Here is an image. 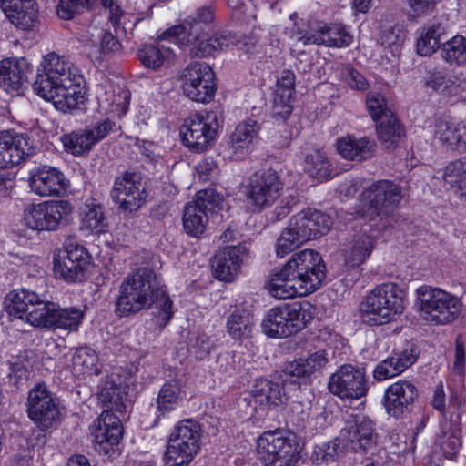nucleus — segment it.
Listing matches in <instances>:
<instances>
[{"label": "nucleus", "instance_id": "obj_1", "mask_svg": "<svg viewBox=\"0 0 466 466\" xmlns=\"http://www.w3.org/2000/svg\"><path fill=\"white\" fill-rule=\"evenodd\" d=\"M82 76L65 56L49 52L42 56L33 84L34 92L54 107L66 113L84 104Z\"/></svg>", "mask_w": 466, "mask_h": 466}, {"label": "nucleus", "instance_id": "obj_2", "mask_svg": "<svg viewBox=\"0 0 466 466\" xmlns=\"http://www.w3.org/2000/svg\"><path fill=\"white\" fill-rule=\"evenodd\" d=\"M325 277L321 256L313 249L306 248L293 254L277 268L265 288L278 299L302 298L319 289Z\"/></svg>", "mask_w": 466, "mask_h": 466}, {"label": "nucleus", "instance_id": "obj_3", "mask_svg": "<svg viewBox=\"0 0 466 466\" xmlns=\"http://www.w3.org/2000/svg\"><path fill=\"white\" fill-rule=\"evenodd\" d=\"M156 303L158 318L167 324L173 316V303L154 270L140 268L122 281L116 312L120 317L137 313Z\"/></svg>", "mask_w": 466, "mask_h": 466}, {"label": "nucleus", "instance_id": "obj_4", "mask_svg": "<svg viewBox=\"0 0 466 466\" xmlns=\"http://www.w3.org/2000/svg\"><path fill=\"white\" fill-rule=\"evenodd\" d=\"M405 292L394 282H386L370 290L360 304L363 320L370 326L395 321L404 311Z\"/></svg>", "mask_w": 466, "mask_h": 466}, {"label": "nucleus", "instance_id": "obj_5", "mask_svg": "<svg viewBox=\"0 0 466 466\" xmlns=\"http://www.w3.org/2000/svg\"><path fill=\"white\" fill-rule=\"evenodd\" d=\"M199 30V26H193L187 22L168 28L160 37L163 40L176 41L181 46L193 45L192 53L199 56H214L234 46L244 52H249L251 49L245 38L240 39L229 32L223 31L210 36L199 37L198 35Z\"/></svg>", "mask_w": 466, "mask_h": 466}, {"label": "nucleus", "instance_id": "obj_6", "mask_svg": "<svg viewBox=\"0 0 466 466\" xmlns=\"http://www.w3.org/2000/svg\"><path fill=\"white\" fill-rule=\"evenodd\" d=\"M4 304L11 318L35 329H52L56 303L46 300L43 295L26 289H15L6 295Z\"/></svg>", "mask_w": 466, "mask_h": 466}, {"label": "nucleus", "instance_id": "obj_7", "mask_svg": "<svg viewBox=\"0 0 466 466\" xmlns=\"http://www.w3.org/2000/svg\"><path fill=\"white\" fill-rule=\"evenodd\" d=\"M202 428L193 419L178 420L167 437L164 466H189L201 449Z\"/></svg>", "mask_w": 466, "mask_h": 466}, {"label": "nucleus", "instance_id": "obj_8", "mask_svg": "<svg viewBox=\"0 0 466 466\" xmlns=\"http://www.w3.org/2000/svg\"><path fill=\"white\" fill-rule=\"evenodd\" d=\"M314 307L309 302L286 303L270 309L261 323L263 333L273 339L288 338L312 320Z\"/></svg>", "mask_w": 466, "mask_h": 466}, {"label": "nucleus", "instance_id": "obj_9", "mask_svg": "<svg viewBox=\"0 0 466 466\" xmlns=\"http://www.w3.org/2000/svg\"><path fill=\"white\" fill-rule=\"evenodd\" d=\"M415 294L421 317L434 325L452 323L463 309L461 297L441 288L422 285L416 289Z\"/></svg>", "mask_w": 466, "mask_h": 466}, {"label": "nucleus", "instance_id": "obj_10", "mask_svg": "<svg viewBox=\"0 0 466 466\" xmlns=\"http://www.w3.org/2000/svg\"><path fill=\"white\" fill-rule=\"evenodd\" d=\"M74 210V205L66 199L33 203L25 208L23 223L38 232L56 231L70 223Z\"/></svg>", "mask_w": 466, "mask_h": 466}, {"label": "nucleus", "instance_id": "obj_11", "mask_svg": "<svg viewBox=\"0 0 466 466\" xmlns=\"http://www.w3.org/2000/svg\"><path fill=\"white\" fill-rule=\"evenodd\" d=\"M258 457L264 466H297L299 445L295 436L283 431H268L257 441Z\"/></svg>", "mask_w": 466, "mask_h": 466}, {"label": "nucleus", "instance_id": "obj_12", "mask_svg": "<svg viewBox=\"0 0 466 466\" xmlns=\"http://www.w3.org/2000/svg\"><path fill=\"white\" fill-rule=\"evenodd\" d=\"M400 198L401 189L398 185L390 180L375 181L362 191L354 215L371 221L396 208Z\"/></svg>", "mask_w": 466, "mask_h": 466}, {"label": "nucleus", "instance_id": "obj_13", "mask_svg": "<svg viewBox=\"0 0 466 466\" xmlns=\"http://www.w3.org/2000/svg\"><path fill=\"white\" fill-rule=\"evenodd\" d=\"M220 127L218 114L207 111L191 115L181 127L180 135L186 147L203 152L217 139Z\"/></svg>", "mask_w": 466, "mask_h": 466}, {"label": "nucleus", "instance_id": "obj_14", "mask_svg": "<svg viewBox=\"0 0 466 466\" xmlns=\"http://www.w3.org/2000/svg\"><path fill=\"white\" fill-rule=\"evenodd\" d=\"M183 94L192 101L210 102L216 94L215 73L206 63L189 64L179 76Z\"/></svg>", "mask_w": 466, "mask_h": 466}, {"label": "nucleus", "instance_id": "obj_15", "mask_svg": "<svg viewBox=\"0 0 466 466\" xmlns=\"http://www.w3.org/2000/svg\"><path fill=\"white\" fill-rule=\"evenodd\" d=\"M222 201L223 197L212 188L198 191L196 198L184 208L182 221L186 233L199 238L206 230L208 213L219 208Z\"/></svg>", "mask_w": 466, "mask_h": 466}, {"label": "nucleus", "instance_id": "obj_16", "mask_svg": "<svg viewBox=\"0 0 466 466\" xmlns=\"http://www.w3.org/2000/svg\"><path fill=\"white\" fill-rule=\"evenodd\" d=\"M328 388L342 400H360L369 390L365 370L351 364L342 365L329 377Z\"/></svg>", "mask_w": 466, "mask_h": 466}, {"label": "nucleus", "instance_id": "obj_17", "mask_svg": "<svg viewBox=\"0 0 466 466\" xmlns=\"http://www.w3.org/2000/svg\"><path fill=\"white\" fill-rule=\"evenodd\" d=\"M27 414L39 428L46 430L61 416L58 400L44 383H38L28 392Z\"/></svg>", "mask_w": 466, "mask_h": 466}, {"label": "nucleus", "instance_id": "obj_18", "mask_svg": "<svg viewBox=\"0 0 466 466\" xmlns=\"http://www.w3.org/2000/svg\"><path fill=\"white\" fill-rule=\"evenodd\" d=\"M91 257L85 247L71 243L66 247V256L55 258L53 270L56 279L68 284L81 283L86 277Z\"/></svg>", "mask_w": 466, "mask_h": 466}, {"label": "nucleus", "instance_id": "obj_19", "mask_svg": "<svg viewBox=\"0 0 466 466\" xmlns=\"http://www.w3.org/2000/svg\"><path fill=\"white\" fill-rule=\"evenodd\" d=\"M283 185L276 171L266 170L255 174L249 180L246 197L254 210L271 206L280 196Z\"/></svg>", "mask_w": 466, "mask_h": 466}, {"label": "nucleus", "instance_id": "obj_20", "mask_svg": "<svg viewBox=\"0 0 466 466\" xmlns=\"http://www.w3.org/2000/svg\"><path fill=\"white\" fill-rule=\"evenodd\" d=\"M260 124L252 118L238 122L228 135L227 152L232 160L247 158L260 142Z\"/></svg>", "mask_w": 466, "mask_h": 466}, {"label": "nucleus", "instance_id": "obj_21", "mask_svg": "<svg viewBox=\"0 0 466 466\" xmlns=\"http://www.w3.org/2000/svg\"><path fill=\"white\" fill-rule=\"evenodd\" d=\"M290 38L301 42L303 45H325L339 48L350 46L353 39L350 33L340 23H319L309 33L297 29V31L290 32Z\"/></svg>", "mask_w": 466, "mask_h": 466}, {"label": "nucleus", "instance_id": "obj_22", "mask_svg": "<svg viewBox=\"0 0 466 466\" xmlns=\"http://www.w3.org/2000/svg\"><path fill=\"white\" fill-rule=\"evenodd\" d=\"M146 198V187L139 174L127 172L115 179L112 198L120 209L136 211L144 204Z\"/></svg>", "mask_w": 466, "mask_h": 466}, {"label": "nucleus", "instance_id": "obj_23", "mask_svg": "<svg viewBox=\"0 0 466 466\" xmlns=\"http://www.w3.org/2000/svg\"><path fill=\"white\" fill-rule=\"evenodd\" d=\"M28 185L33 193L39 197H60L69 187V180L57 167L51 166L36 167L29 171Z\"/></svg>", "mask_w": 466, "mask_h": 466}, {"label": "nucleus", "instance_id": "obj_24", "mask_svg": "<svg viewBox=\"0 0 466 466\" xmlns=\"http://www.w3.org/2000/svg\"><path fill=\"white\" fill-rule=\"evenodd\" d=\"M33 153V140L27 134L14 130L0 132V168L17 166Z\"/></svg>", "mask_w": 466, "mask_h": 466}, {"label": "nucleus", "instance_id": "obj_25", "mask_svg": "<svg viewBox=\"0 0 466 466\" xmlns=\"http://www.w3.org/2000/svg\"><path fill=\"white\" fill-rule=\"evenodd\" d=\"M376 438L373 422L364 416H356L349 420L339 436L343 448L354 451L370 450L376 444Z\"/></svg>", "mask_w": 466, "mask_h": 466}, {"label": "nucleus", "instance_id": "obj_26", "mask_svg": "<svg viewBox=\"0 0 466 466\" xmlns=\"http://www.w3.org/2000/svg\"><path fill=\"white\" fill-rule=\"evenodd\" d=\"M120 419L109 410H104L94 422L91 435L96 449L105 454L115 451L123 436Z\"/></svg>", "mask_w": 466, "mask_h": 466}, {"label": "nucleus", "instance_id": "obj_27", "mask_svg": "<svg viewBox=\"0 0 466 466\" xmlns=\"http://www.w3.org/2000/svg\"><path fill=\"white\" fill-rule=\"evenodd\" d=\"M248 258L245 245L229 246L218 251L213 260L214 274L217 279L231 282L240 273L241 266Z\"/></svg>", "mask_w": 466, "mask_h": 466}, {"label": "nucleus", "instance_id": "obj_28", "mask_svg": "<svg viewBox=\"0 0 466 466\" xmlns=\"http://www.w3.org/2000/svg\"><path fill=\"white\" fill-rule=\"evenodd\" d=\"M32 65L23 56H11L0 61V87L8 93L18 92L28 79Z\"/></svg>", "mask_w": 466, "mask_h": 466}, {"label": "nucleus", "instance_id": "obj_29", "mask_svg": "<svg viewBox=\"0 0 466 466\" xmlns=\"http://www.w3.org/2000/svg\"><path fill=\"white\" fill-rule=\"evenodd\" d=\"M335 147L343 159L360 162L373 157L376 142L367 136L346 134L337 138Z\"/></svg>", "mask_w": 466, "mask_h": 466}, {"label": "nucleus", "instance_id": "obj_30", "mask_svg": "<svg viewBox=\"0 0 466 466\" xmlns=\"http://www.w3.org/2000/svg\"><path fill=\"white\" fill-rule=\"evenodd\" d=\"M418 391L413 383L400 380L390 385L384 393V406L393 417L400 416L417 398Z\"/></svg>", "mask_w": 466, "mask_h": 466}, {"label": "nucleus", "instance_id": "obj_31", "mask_svg": "<svg viewBox=\"0 0 466 466\" xmlns=\"http://www.w3.org/2000/svg\"><path fill=\"white\" fill-rule=\"evenodd\" d=\"M0 7L10 23L23 30L33 27L38 18L35 0H0Z\"/></svg>", "mask_w": 466, "mask_h": 466}, {"label": "nucleus", "instance_id": "obj_32", "mask_svg": "<svg viewBox=\"0 0 466 466\" xmlns=\"http://www.w3.org/2000/svg\"><path fill=\"white\" fill-rule=\"evenodd\" d=\"M79 230L85 236H100L108 231L106 220L102 206L94 199H87L80 207Z\"/></svg>", "mask_w": 466, "mask_h": 466}, {"label": "nucleus", "instance_id": "obj_33", "mask_svg": "<svg viewBox=\"0 0 466 466\" xmlns=\"http://www.w3.org/2000/svg\"><path fill=\"white\" fill-rule=\"evenodd\" d=\"M299 222H301V218L293 216L277 238L275 252L279 258H283L309 240V230Z\"/></svg>", "mask_w": 466, "mask_h": 466}, {"label": "nucleus", "instance_id": "obj_34", "mask_svg": "<svg viewBox=\"0 0 466 466\" xmlns=\"http://www.w3.org/2000/svg\"><path fill=\"white\" fill-rule=\"evenodd\" d=\"M187 398L186 384L175 378L167 380L160 388L157 397V410L160 415L168 414L180 407Z\"/></svg>", "mask_w": 466, "mask_h": 466}, {"label": "nucleus", "instance_id": "obj_35", "mask_svg": "<svg viewBox=\"0 0 466 466\" xmlns=\"http://www.w3.org/2000/svg\"><path fill=\"white\" fill-rule=\"evenodd\" d=\"M98 399L119 412L127 407V385L121 380L117 372H113L99 384Z\"/></svg>", "mask_w": 466, "mask_h": 466}, {"label": "nucleus", "instance_id": "obj_36", "mask_svg": "<svg viewBox=\"0 0 466 466\" xmlns=\"http://www.w3.org/2000/svg\"><path fill=\"white\" fill-rule=\"evenodd\" d=\"M96 96L101 113L119 118L126 115L130 99L128 91L118 88L116 92L112 86H100Z\"/></svg>", "mask_w": 466, "mask_h": 466}, {"label": "nucleus", "instance_id": "obj_37", "mask_svg": "<svg viewBox=\"0 0 466 466\" xmlns=\"http://www.w3.org/2000/svg\"><path fill=\"white\" fill-rule=\"evenodd\" d=\"M295 75L284 70L278 77L273 101V112L280 118H286L292 111Z\"/></svg>", "mask_w": 466, "mask_h": 466}, {"label": "nucleus", "instance_id": "obj_38", "mask_svg": "<svg viewBox=\"0 0 466 466\" xmlns=\"http://www.w3.org/2000/svg\"><path fill=\"white\" fill-rule=\"evenodd\" d=\"M417 359L414 350H405L380 362L373 370L376 380L382 381L400 375Z\"/></svg>", "mask_w": 466, "mask_h": 466}, {"label": "nucleus", "instance_id": "obj_39", "mask_svg": "<svg viewBox=\"0 0 466 466\" xmlns=\"http://www.w3.org/2000/svg\"><path fill=\"white\" fill-rule=\"evenodd\" d=\"M434 137L448 149H461L466 146V125L440 120L435 125Z\"/></svg>", "mask_w": 466, "mask_h": 466}, {"label": "nucleus", "instance_id": "obj_40", "mask_svg": "<svg viewBox=\"0 0 466 466\" xmlns=\"http://www.w3.org/2000/svg\"><path fill=\"white\" fill-rule=\"evenodd\" d=\"M329 362L327 350H319L306 357L299 358L289 364L287 370L291 376L309 377L320 371Z\"/></svg>", "mask_w": 466, "mask_h": 466}, {"label": "nucleus", "instance_id": "obj_41", "mask_svg": "<svg viewBox=\"0 0 466 466\" xmlns=\"http://www.w3.org/2000/svg\"><path fill=\"white\" fill-rule=\"evenodd\" d=\"M425 86L445 96H461L466 91L465 79L446 78L444 73L440 70L429 72Z\"/></svg>", "mask_w": 466, "mask_h": 466}, {"label": "nucleus", "instance_id": "obj_42", "mask_svg": "<svg viewBox=\"0 0 466 466\" xmlns=\"http://www.w3.org/2000/svg\"><path fill=\"white\" fill-rule=\"evenodd\" d=\"M374 240L367 235L353 238L344 249L345 263L350 268L363 264L371 255Z\"/></svg>", "mask_w": 466, "mask_h": 466}, {"label": "nucleus", "instance_id": "obj_43", "mask_svg": "<svg viewBox=\"0 0 466 466\" xmlns=\"http://www.w3.org/2000/svg\"><path fill=\"white\" fill-rule=\"evenodd\" d=\"M137 56L143 66L151 69L169 65L174 59L172 49L161 44L144 45L138 49Z\"/></svg>", "mask_w": 466, "mask_h": 466}, {"label": "nucleus", "instance_id": "obj_44", "mask_svg": "<svg viewBox=\"0 0 466 466\" xmlns=\"http://www.w3.org/2000/svg\"><path fill=\"white\" fill-rule=\"evenodd\" d=\"M304 171L318 182L329 180L336 176L329 157L319 150L305 157Z\"/></svg>", "mask_w": 466, "mask_h": 466}, {"label": "nucleus", "instance_id": "obj_45", "mask_svg": "<svg viewBox=\"0 0 466 466\" xmlns=\"http://www.w3.org/2000/svg\"><path fill=\"white\" fill-rule=\"evenodd\" d=\"M445 35L444 27L440 24H431L422 27L420 31L416 48L421 56H430L441 46V40Z\"/></svg>", "mask_w": 466, "mask_h": 466}, {"label": "nucleus", "instance_id": "obj_46", "mask_svg": "<svg viewBox=\"0 0 466 466\" xmlns=\"http://www.w3.org/2000/svg\"><path fill=\"white\" fill-rule=\"evenodd\" d=\"M254 320L245 309L234 310L227 319V332L235 340H243L251 336Z\"/></svg>", "mask_w": 466, "mask_h": 466}, {"label": "nucleus", "instance_id": "obj_47", "mask_svg": "<svg viewBox=\"0 0 466 466\" xmlns=\"http://www.w3.org/2000/svg\"><path fill=\"white\" fill-rule=\"evenodd\" d=\"M294 218H301V222L299 223L309 230V239L327 234L332 226L330 217L316 209L303 210Z\"/></svg>", "mask_w": 466, "mask_h": 466}, {"label": "nucleus", "instance_id": "obj_48", "mask_svg": "<svg viewBox=\"0 0 466 466\" xmlns=\"http://www.w3.org/2000/svg\"><path fill=\"white\" fill-rule=\"evenodd\" d=\"M73 369L77 376L87 377L97 375L101 365L96 350L89 347H81L73 356Z\"/></svg>", "mask_w": 466, "mask_h": 466}, {"label": "nucleus", "instance_id": "obj_49", "mask_svg": "<svg viewBox=\"0 0 466 466\" xmlns=\"http://www.w3.org/2000/svg\"><path fill=\"white\" fill-rule=\"evenodd\" d=\"M85 317V311L79 307L60 308L56 303L52 329H63L69 332L78 330Z\"/></svg>", "mask_w": 466, "mask_h": 466}, {"label": "nucleus", "instance_id": "obj_50", "mask_svg": "<svg viewBox=\"0 0 466 466\" xmlns=\"http://www.w3.org/2000/svg\"><path fill=\"white\" fill-rule=\"evenodd\" d=\"M436 444L443 451L444 456L449 459H452L458 453L461 442V429L457 424V420L454 423L445 422L442 425L441 433L437 436Z\"/></svg>", "mask_w": 466, "mask_h": 466}, {"label": "nucleus", "instance_id": "obj_51", "mask_svg": "<svg viewBox=\"0 0 466 466\" xmlns=\"http://www.w3.org/2000/svg\"><path fill=\"white\" fill-rule=\"evenodd\" d=\"M443 179L466 200V159L450 163L444 169Z\"/></svg>", "mask_w": 466, "mask_h": 466}, {"label": "nucleus", "instance_id": "obj_52", "mask_svg": "<svg viewBox=\"0 0 466 466\" xmlns=\"http://www.w3.org/2000/svg\"><path fill=\"white\" fill-rule=\"evenodd\" d=\"M345 450L347 449L343 448L342 442L338 437L331 441L316 445L310 459L317 465L329 464L335 461Z\"/></svg>", "mask_w": 466, "mask_h": 466}, {"label": "nucleus", "instance_id": "obj_53", "mask_svg": "<svg viewBox=\"0 0 466 466\" xmlns=\"http://www.w3.org/2000/svg\"><path fill=\"white\" fill-rule=\"evenodd\" d=\"M61 141L66 151L76 157L87 154L95 146L86 129L65 135Z\"/></svg>", "mask_w": 466, "mask_h": 466}, {"label": "nucleus", "instance_id": "obj_54", "mask_svg": "<svg viewBox=\"0 0 466 466\" xmlns=\"http://www.w3.org/2000/svg\"><path fill=\"white\" fill-rule=\"evenodd\" d=\"M377 132L379 138L387 147L394 145L403 135V130L394 115L378 122Z\"/></svg>", "mask_w": 466, "mask_h": 466}, {"label": "nucleus", "instance_id": "obj_55", "mask_svg": "<svg viewBox=\"0 0 466 466\" xmlns=\"http://www.w3.org/2000/svg\"><path fill=\"white\" fill-rule=\"evenodd\" d=\"M92 36H96L100 40L99 45V57L105 58L120 52L122 46L120 42L113 35L112 33L104 31L102 29H94L91 33Z\"/></svg>", "mask_w": 466, "mask_h": 466}, {"label": "nucleus", "instance_id": "obj_56", "mask_svg": "<svg viewBox=\"0 0 466 466\" xmlns=\"http://www.w3.org/2000/svg\"><path fill=\"white\" fill-rule=\"evenodd\" d=\"M367 107L372 119L377 123L393 116L388 108L384 97L378 93L371 92L368 95Z\"/></svg>", "mask_w": 466, "mask_h": 466}, {"label": "nucleus", "instance_id": "obj_57", "mask_svg": "<svg viewBox=\"0 0 466 466\" xmlns=\"http://www.w3.org/2000/svg\"><path fill=\"white\" fill-rule=\"evenodd\" d=\"M94 0H59L56 7L58 16L69 20L85 7H90Z\"/></svg>", "mask_w": 466, "mask_h": 466}, {"label": "nucleus", "instance_id": "obj_58", "mask_svg": "<svg viewBox=\"0 0 466 466\" xmlns=\"http://www.w3.org/2000/svg\"><path fill=\"white\" fill-rule=\"evenodd\" d=\"M404 40L402 29L396 25L384 32L381 36L382 45L390 48L393 56H399Z\"/></svg>", "mask_w": 466, "mask_h": 466}, {"label": "nucleus", "instance_id": "obj_59", "mask_svg": "<svg viewBox=\"0 0 466 466\" xmlns=\"http://www.w3.org/2000/svg\"><path fill=\"white\" fill-rule=\"evenodd\" d=\"M215 347V342L206 334L198 335L189 346L190 352L198 359H206Z\"/></svg>", "mask_w": 466, "mask_h": 466}, {"label": "nucleus", "instance_id": "obj_60", "mask_svg": "<svg viewBox=\"0 0 466 466\" xmlns=\"http://www.w3.org/2000/svg\"><path fill=\"white\" fill-rule=\"evenodd\" d=\"M100 1L103 6L108 10V19L114 26L119 27L121 25L125 26L129 22L130 15L125 13L115 0Z\"/></svg>", "mask_w": 466, "mask_h": 466}, {"label": "nucleus", "instance_id": "obj_61", "mask_svg": "<svg viewBox=\"0 0 466 466\" xmlns=\"http://www.w3.org/2000/svg\"><path fill=\"white\" fill-rule=\"evenodd\" d=\"M318 339L330 349L339 350L345 345L343 337L332 327H324L319 329Z\"/></svg>", "mask_w": 466, "mask_h": 466}, {"label": "nucleus", "instance_id": "obj_62", "mask_svg": "<svg viewBox=\"0 0 466 466\" xmlns=\"http://www.w3.org/2000/svg\"><path fill=\"white\" fill-rule=\"evenodd\" d=\"M114 127L115 122L109 118H106L98 122L93 127L86 128V131L87 132L94 145H96L98 141L105 138L109 134V132L112 131Z\"/></svg>", "mask_w": 466, "mask_h": 466}, {"label": "nucleus", "instance_id": "obj_63", "mask_svg": "<svg viewBox=\"0 0 466 466\" xmlns=\"http://www.w3.org/2000/svg\"><path fill=\"white\" fill-rule=\"evenodd\" d=\"M345 82L357 90H365L368 88V82L365 77L352 67L347 66L343 73Z\"/></svg>", "mask_w": 466, "mask_h": 466}, {"label": "nucleus", "instance_id": "obj_64", "mask_svg": "<svg viewBox=\"0 0 466 466\" xmlns=\"http://www.w3.org/2000/svg\"><path fill=\"white\" fill-rule=\"evenodd\" d=\"M266 398L268 406H278L286 400L282 387L279 383H273L268 380V390H267Z\"/></svg>", "mask_w": 466, "mask_h": 466}]
</instances>
